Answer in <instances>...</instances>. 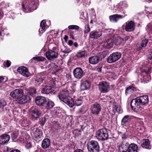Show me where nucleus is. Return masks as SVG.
<instances>
[{"label":"nucleus","instance_id":"f257e3e1","mask_svg":"<svg viewBox=\"0 0 152 152\" xmlns=\"http://www.w3.org/2000/svg\"><path fill=\"white\" fill-rule=\"evenodd\" d=\"M148 96L143 95L132 99L131 102V107L134 111H137L143 105L148 104Z\"/></svg>","mask_w":152,"mask_h":152},{"label":"nucleus","instance_id":"f03ea898","mask_svg":"<svg viewBox=\"0 0 152 152\" xmlns=\"http://www.w3.org/2000/svg\"><path fill=\"white\" fill-rule=\"evenodd\" d=\"M58 97L60 100L67 104L70 107L74 106V100L72 98L69 96V91L67 88L62 89L59 93Z\"/></svg>","mask_w":152,"mask_h":152},{"label":"nucleus","instance_id":"7ed1b4c3","mask_svg":"<svg viewBox=\"0 0 152 152\" xmlns=\"http://www.w3.org/2000/svg\"><path fill=\"white\" fill-rule=\"evenodd\" d=\"M10 95L15 98L19 104H21L26 103L27 97H28V96L23 95V90L20 88L13 91L11 92Z\"/></svg>","mask_w":152,"mask_h":152},{"label":"nucleus","instance_id":"20e7f679","mask_svg":"<svg viewBox=\"0 0 152 152\" xmlns=\"http://www.w3.org/2000/svg\"><path fill=\"white\" fill-rule=\"evenodd\" d=\"M87 148L89 152H99V146L97 142L92 140L87 144Z\"/></svg>","mask_w":152,"mask_h":152},{"label":"nucleus","instance_id":"39448f33","mask_svg":"<svg viewBox=\"0 0 152 152\" xmlns=\"http://www.w3.org/2000/svg\"><path fill=\"white\" fill-rule=\"evenodd\" d=\"M108 134L106 128L99 129L96 133V137L99 140H104L108 139Z\"/></svg>","mask_w":152,"mask_h":152},{"label":"nucleus","instance_id":"423d86ee","mask_svg":"<svg viewBox=\"0 0 152 152\" xmlns=\"http://www.w3.org/2000/svg\"><path fill=\"white\" fill-rule=\"evenodd\" d=\"M45 55L47 58L50 61H53L57 59L58 57V52L54 50L53 48L52 50L49 49L45 53Z\"/></svg>","mask_w":152,"mask_h":152},{"label":"nucleus","instance_id":"0eeeda50","mask_svg":"<svg viewBox=\"0 0 152 152\" xmlns=\"http://www.w3.org/2000/svg\"><path fill=\"white\" fill-rule=\"evenodd\" d=\"M121 56V54L119 53H114L111 54L108 57L107 61L109 63H112L118 61Z\"/></svg>","mask_w":152,"mask_h":152},{"label":"nucleus","instance_id":"6e6552de","mask_svg":"<svg viewBox=\"0 0 152 152\" xmlns=\"http://www.w3.org/2000/svg\"><path fill=\"white\" fill-rule=\"evenodd\" d=\"M143 69L142 71V75L144 77V75H146V76L147 78V81H149L151 79V77L150 74L151 73V66L147 64V65L143 67Z\"/></svg>","mask_w":152,"mask_h":152},{"label":"nucleus","instance_id":"1a4fd4ad","mask_svg":"<svg viewBox=\"0 0 152 152\" xmlns=\"http://www.w3.org/2000/svg\"><path fill=\"white\" fill-rule=\"evenodd\" d=\"M99 90L102 93H105L108 92L110 88L109 84L106 81H103L99 85Z\"/></svg>","mask_w":152,"mask_h":152},{"label":"nucleus","instance_id":"9d476101","mask_svg":"<svg viewBox=\"0 0 152 152\" xmlns=\"http://www.w3.org/2000/svg\"><path fill=\"white\" fill-rule=\"evenodd\" d=\"M74 75L75 78L80 79L84 75L82 69L80 67L75 68L73 71Z\"/></svg>","mask_w":152,"mask_h":152},{"label":"nucleus","instance_id":"9b49d317","mask_svg":"<svg viewBox=\"0 0 152 152\" xmlns=\"http://www.w3.org/2000/svg\"><path fill=\"white\" fill-rule=\"evenodd\" d=\"M17 71L21 75L24 77H28L30 76V73L28 69L25 67H19L18 68Z\"/></svg>","mask_w":152,"mask_h":152},{"label":"nucleus","instance_id":"f8f14e48","mask_svg":"<svg viewBox=\"0 0 152 152\" xmlns=\"http://www.w3.org/2000/svg\"><path fill=\"white\" fill-rule=\"evenodd\" d=\"M102 32L99 30H94L91 31L90 33L89 37L91 39H97L100 37L102 35Z\"/></svg>","mask_w":152,"mask_h":152},{"label":"nucleus","instance_id":"ddd939ff","mask_svg":"<svg viewBox=\"0 0 152 152\" xmlns=\"http://www.w3.org/2000/svg\"><path fill=\"white\" fill-rule=\"evenodd\" d=\"M35 102L37 105L42 106L47 102V101L45 97L42 96H39L35 98Z\"/></svg>","mask_w":152,"mask_h":152},{"label":"nucleus","instance_id":"4468645a","mask_svg":"<svg viewBox=\"0 0 152 152\" xmlns=\"http://www.w3.org/2000/svg\"><path fill=\"white\" fill-rule=\"evenodd\" d=\"M10 136L6 134H3L0 136V144L4 145L7 144L9 141Z\"/></svg>","mask_w":152,"mask_h":152},{"label":"nucleus","instance_id":"2eb2a0df","mask_svg":"<svg viewBox=\"0 0 152 152\" xmlns=\"http://www.w3.org/2000/svg\"><path fill=\"white\" fill-rule=\"evenodd\" d=\"M90 83L89 81L85 80H82L81 81L80 88L82 90H85L89 88Z\"/></svg>","mask_w":152,"mask_h":152},{"label":"nucleus","instance_id":"dca6fc26","mask_svg":"<svg viewBox=\"0 0 152 152\" xmlns=\"http://www.w3.org/2000/svg\"><path fill=\"white\" fill-rule=\"evenodd\" d=\"M100 58L97 56H93L89 58V62L91 64L95 65L100 61Z\"/></svg>","mask_w":152,"mask_h":152},{"label":"nucleus","instance_id":"f3484780","mask_svg":"<svg viewBox=\"0 0 152 152\" xmlns=\"http://www.w3.org/2000/svg\"><path fill=\"white\" fill-rule=\"evenodd\" d=\"M101 110L100 105L97 103H95L91 108V112L93 114H98Z\"/></svg>","mask_w":152,"mask_h":152},{"label":"nucleus","instance_id":"a211bd4d","mask_svg":"<svg viewBox=\"0 0 152 152\" xmlns=\"http://www.w3.org/2000/svg\"><path fill=\"white\" fill-rule=\"evenodd\" d=\"M134 28V23L132 21H131L126 24L125 28L126 31L130 32L133 31Z\"/></svg>","mask_w":152,"mask_h":152},{"label":"nucleus","instance_id":"6ab92c4d","mask_svg":"<svg viewBox=\"0 0 152 152\" xmlns=\"http://www.w3.org/2000/svg\"><path fill=\"white\" fill-rule=\"evenodd\" d=\"M129 145L127 143L123 142L119 146L118 150L120 152H127V149Z\"/></svg>","mask_w":152,"mask_h":152},{"label":"nucleus","instance_id":"aec40b11","mask_svg":"<svg viewBox=\"0 0 152 152\" xmlns=\"http://www.w3.org/2000/svg\"><path fill=\"white\" fill-rule=\"evenodd\" d=\"M138 147L134 143H132L129 145L127 152H137Z\"/></svg>","mask_w":152,"mask_h":152},{"label":"nucleus","instance_id":"412c9836","mask_svg":"<svg viewBox=\"0 0 152 152\" xmlns=\"http://www.w3.org/2000/svg\"><path fill=\"white\" fill-rule=\"evenodd\" d=\"M123 18V17L121 15L116 14L110 16L109 19L111 22H116L119 19L122 18Z\"/></svg>","mask_w":152,"mask_h":152},{"label":"nucleus","instance_id":"4be33fe9","mask_svg":"<svg viewBox=\"0 0 152 152\" xmlns=\"http://www.w3.org/2000/svg\"><path fill=\"white\" fill-rule=\"evenodd\" d=\"M52 87L51 86L46 85L42 89V92L43 94H49L52 91Z\"/></svg>","mask_w":152,"mask_h":152},{"label":"nucleus","instance_id":"5701e85b","mask_svg":"<svg viewBox=\"0 0 152 152\" xmlns=\"http://www.w3.org/2000/svg\"><path fill=\"white\" fill-rule=\"evenodd\" d=\"M50 140L48 138L45 139L42 141V146L44 149L49 148L50 145Z\"/></svg>","mask_w":152,"mask_h":152},{"label":"nucleus","instance_id":"b1692460","mask_svg":"<svg viewBox=\"0 0 152 152\" xmlns=\"http://www.w3.org/2000/svg\"><path fill=\"white\" fill-rule=\"evenodd\" d=\"M141 146L145 148L150 149L151 148V146L150 145L149 140L148 139H144L142 143L141 144Z\"/></svg>","mask_w":152,"mask_h":152},{"label":"nucleus","instance_id":"393cba45","mask_svg":"<svg viewBox=\"0 0 152 152\" xmlns=\"http://www.w3.org/2000/svg\"><path fill=\"white\" fill-rule=\"evenodd\" d=\"M114 44L117 45H119L124 43V39L120 37H118L113 39Z\"/></svg>","mask_w":152,"mask_h":152},{"label":"nucleus","instance_id":"a878e982","mask_svg":"<svg viewBox=\"0 0 152 152\" xmlns=\"http://www.w3.org/2000/svg\"><path fill=\"white\" fill-rule=\"evenodd\" d=\"M114 44L113 39H108L105 42L104 45L106 48H110L113 47Z\"/></svg>","mask_w":152,"mask_h":152},{"label":"nucleus","instance_id":"bb28decb","mask_svg":"<svg viewBox=\"0 0 152 152\" xmlns=\"http://www.w3.org/2000/svg\"><path fill=\"white\" fill-rule=\"evenodd\" d=\"M34 134L35 138L39 139L42 136V132L41 130L39 129H36L34 132Z\"/></svg>","mask_w":152,"mask_h":152},{"label":"nucleus","instance_id":"cd10ccee","mask_svg":"<svg viewBox=\"0 0 152 152\" xmlns=\"http://www.w3.org/2000/svg\"><path fill=\"white\" fill-rule=\"evenodd\" d=\"M44 79L43 77H42L40 75H38L35 79V83L36 85H39L42 82Z\"/></svg>","mask_w":152,"mask_h":152},{"label":"nucleus","instance_id":"c85d7f7f","mask_svg":"<svg viewBox=\"0 0 152 152\" xmlns=\"http://www.w3.org/2000/svg\"><path fill=\"white\" fill-rule=\"evenodd\" d=\"M40 28L39 31L40 32L43 33L45 30V27L46 26V21L44 20H42L40 24Z\"/></svg>","mask_w":152,"mask_h":152},{"label":"nucleus","instance_id":"c756f323","mask_svg":"<svg viewBox=\"0 0 152 152\" xmlns=\"http://www.w3.org/2000/svg\"><path fill=\"white\" fill-rule=\"evenodd\" d=\"M148 42V41L147 39L143 40L141 42L140 46H138V45H137V50H140L143 47H145Z\"/></svg>","mask_w":152,"mask_h":152},{"label":"nucleus","instance_id":"7c9ffc66","mask_svg":"<svg viewBox=\"0 0 152 152\" xmlns=\"http://www.w3.org/2000/svg\"><path fill=\"white\" fill-rule=\"evenodd\" d=\"M54 105V103L50 100H48L46 102V107L47 109L52 108Z\"/></svg>","mask_w":152,"mask_h":152},{"label":"nucleus","instance_id":"2f4dec72","mask_svg":"<svg viewBox=\"0 0 152 152\" xmlns=\"http://www.w3.org/2000/svg\"><path fill=\"white\" fill-rule=\"evenodd\" d=\"M135 88L131 86H130L126 88L125 90V94L126 95L134 91Z\"/></svg>","mask_w":152,"mask_h":152},{"label":"nucleus","instance_id":"473e14b6","mask_svg":"<svg viewBox=\"0 0 152 152\" xmlns=\"http://www.w3.org/2000/svg\"><path fill=\"white\" fill-rule=\"evenodd\" d=\"M86 53L85 51H81L78 52L76 55L77 57L78 58L84 57Z\"/></svg>","mask_w":152,"mask_h":152},{"label":"nucleus","instance_id":"72a5a7b5","mask_svg":"<svg viewBox=\"0 0 152 152\" xmlns=\"http://www.w3.org/2000/svg\"><path fill=\"white\" fill-rule=\"evenodd\" d=\"M28 93L31 96H33L36 93V90L32 88H30L28 90Z\"/></svg>","mask_w":152,"mask_h":152},{"label":"nucleus","instance_id":"f704fd0d","mask_svg":"<svg viewBox=\"0 0 152 152\" xmlns=\"http://www.w3.org/2000/svg\"><path fill=\"white\" fill-rule=\"evenodd\" d=\"M34 60H36L38 61H44L45 60H46L45 58L42 56H37L34 57L33 58Z\"/></svg>","mask_w":152,"mask_h":152},{"label":"nucleus","instance_id":"c9c22d12","mask_svg":"<svg viewBox=\"0 0 152 152\" xmlns=\"http://www.w3.org/2000/svg\"><path fill=\"white\" fill-rule=\"evenodd\" d=\"M83 102L82 101L81 99H77L74 103V105H76L77 106H79Z\"/></svg>","mask_w":152,"mask_h":152},{"label":"nucleus","instance_id":"e433bc0d","mask_svg":"<svg viewBox=\"0 0 152 152\" xmlns=\"http://www.w3.org/2000/svg\"><path fill=\"white\" fill-rule=\"evenodd\" d=\"M90 31V28L88 24H87L85 26L84 33H88Z\"/></svg>","mask_w":152,"mask_h":152},{"label":"nucleus","instance_id":"4c0bfd02","mask_svg":"<svg viewBox=\"0 0 152 152\" xmlns=\"http://www.w3.org/2000/svg\"><path fill=\"white\" fill-rule=\"evenodd\" d=\"M68 28L69 29H76L78 30L79 27L77 25H72L69 26L68 27Z\"/></svg>","mask_w":152,"mask_h":152},{"label":"nucleus","instance_id":"58836bf2","mask_svg":"<svg viewBox=\"0 0 152 152\" xmlns=\"http://www.w3.org/2000/svg\"><path fill=\"white\" fill-rule=\"evenodd\" d=\"M116 112L115 113H117L119 114L122 113L123 112V111L122 108L120 107H117L115 109Z\"/></svg>","mask_w":152,"mask_h":152},{"label":"nucleus","instance_id":"ea45409f","mask_svg":"<svg viewBox=\"0 0 152 152\" xmlns=\"http://www.w3.org/2000/svg\"><path fill=\"white\" fill-rule=\"evenodd\" d=\"M31 112L32 113H34L35 114H39L40 113H39V111L38 109L35 108H33L31 109Z\"/></svg>","mask_w":152,"mask_h":152},{"label":"nucleus","instance_id":"a19ab883","mask_svg":"<svg viewBox=\"0 0 152 152\" xmlns=\"http://www.w3.org/2000/svg\"><path fill=\"white\" fill-rule=\"evenodd\" d=\"M129 116L128 115H125L122 120V121L124 123L128 122L129 121Z\"/></svg>","mask_w":152,"mask_h":152},{"label":"nucleus","instance_id":"79ce46f5","mask_svg":"<svg viewBox=\"0 0 152 152\" xmlns=\"http://www.w3.org/2000/svg\"><path fill=\"white\" fill-rule=\"evenodd\" d=\"M46 119L45 118L43 117L42 118L41 120V121L40 122V124L42 126H43L45 124L46 122Z\"/></svg>","mask_w":152,"mask_h":152},{"label":"nucleus","instance_id":"37998d69","mask_svg":"<svg viewBox=\"0 0 152 152\" xmlns=\"http://www.w3.org/2000/svg\"><path fill=\"white\" fill-rule=\"evenodd\" d=\"M0 104L2 106L4 107L6 105L7 103L4 100H1L0 101Z\"/></svg>","mask_w":152,"mask_h":152},{"label":"nucleus","instance_id":"c03bdc74","mask_svg":"<svg viewBox=\"0 0 152 152\" xmlns=\"http://www.w3.org/2000/svg\"><path fill=\"white\" fill-rule=\"evenodd\" d=\"M60 110L58 109H56L54 110H52L53 112L52 113H54V114H59V113H61V112H60Z\"/></svg>","mask_w":152,"mask_h":152},{"label":"nucleus","instance_id":"a18cd8bd","mask_svg":"<svg viewBox=\"0 0 152 152\" xmlns=\"http://www.w3.org/2000/svg\"><path fill=\"white\" fill-rule=\"evenodd\" d=\"M4 63L6 64L7 67H9L11 65V62L9 60H7L6 61V63L5 61H4Z\"/></svg>","mask_w":152,"mask_h":152},{"label":"nucleus","instance_id":"49530a36","mask_svg":"<svg viewBox=\"0 0 152 152\" xmlns=\"http://www.w3.org/2000/svg\"><path fill=\"white\" fill-rule=\"evenodd\" d=\"M39 115H31V117L33 119H36L39 118Z\"/></svg>","mask_w":152,"mask_h":152},{"label":"nucleus","instance_id":"de8ad7c7","mask_svg":"<svg viewBox=\"0 0 152 152\" xmlns=\"http://www.w3.org/2000/svg\"><path fill=\"white\" fill-rule=\"evenodd\" d=\"M74 32L73 31H70L69 33V35L70 37L72 38V39H75V38L74 37Z\"/></svg>","mask_w":152,"mask_h":152},{"label":"nucleus","instance_id":"09e8293b","mask_svg":"<svg viewBox=\"0 0 152 152\" xmlns=\"http://www.w3.org/2000/svg\"><path fill=\"white\" fill-rule=\"evenodd\" d=\"M26 147L28 148H30L32 147L31 144L30 142L27 143L26 145Z\"/></svg>","mask_w":152,"mask_h":152},{"label":"nucleus","instance_id":"8fccbe9b","mask_svg":"<svg viewBox=\"0 0 152 152\" xmlns=\"http://www.w3.org/2000/svg\"><path fill=\"white\" fill-rule=\"evenodd\" d=\"M148 58L150 60H152V63L151 64H152V51L150 53L149 55H148Z\"/></svg>","mask_w":152,"mask_h":152},{"label":"nucleus","instance_id":"3c124183","mask_svg":"<svg viewBox=\"0 0 152 152\" xmlns=\"http://www.w3.org/2000/svg\"><path fill=\"white\" fill-rule=\"evenodd\" d=\"M74 152H83V151L82 150L80 149H77L75 150Z\"/></svg>","mask_w":152,"mask_h":152},{"label":"nucleus","instance_id":"603ef678","mask_svg":"<svg viewBox=\"0 0 152 152\" xmlns=\"http://www.w3.org/2000/svg\"><path fill=\"white\" fill-rule=\"evenodd\" d=\"M73 44V42L72 40H70L68 41V44L69 45L71 46Z\"/></svg>","mask_w":152,"mask_h":152},{"label":"nucleus","instance_id":"864d4df0","mask_svg":"<svg viewBox=\"0 0 152 152\" xmlns=\"http://www.w3.org/2000/svg\"><path fill=\"white\" fill-rule=\"evenodd\" d=\"M10 152H20V151L18 150H12Z\"/></svg>","mask_w":152,"mask_h":152},{"label":"nucleus","instance_id":"5fc2aeb1","mask_svg":"<svg viewBox=\"0 0 152 152\" xmlns=\"http://www.w3.org/2000/svg\"><path fill=\"white\" fill-rule=\"evenodd\" d=\"M69 50H65L63 51V52L65 53H68L69 52Z\"/></svg>","mask_w":152,"mask_h":152},{"label":"nucleus","instance_id":"6e6d98bb","mask_svg":"<svg viewBox=\"0 0 152 152\" xmlns=\"http://www.w3.org/2000/svg\"><path fill=\"white\" fill-rule=\"evenodd\" d=\"M4 79V78L3 77H0V83H2V82Z\"/></svg>","mask_w":152,"mask_h":152},{"label":"nucleus","instance_id":"4d7b16f0","mask_svg":"<svg viewBox=\"0 0 152 152\" xmlns=\"http://www.w3.org/2000/svg\"><path fill=\"white\" fill-rule=\"evenodd\" d=\"M68 37L67 35H65L64 39L66 41L68 39Z\"/></svg>","mask_w":152,"mask_h":152},{"label":"nucleus","instance_id":"13d9d810","mask_svg":"<svg viewBox=\"0 0 152 152\" xmlns=\"http://www.w3.org/2000/svg\"><path fill=\"white\" fill-rule=\"evenodd\" d=\"M128 39V38L127 37H126L124 38V43Z\"/></svg>","mask_w":152,"mask_h":152},{"label":"nucleus","instance_id":"bf43d9fd","mask_svg":"<svg viewBox=\"0 0 152 152\" xmlns=\"http://www.w3.org/2000/svg\"><path fill=\"white\" fill-rule=\"evenodd\" d=\"M74 45L75 47H77L78 46V44L77 43L75 42L74 43Z\"/></svg>","mask_w":152,"mask_h":152},{"label":"nucleus","instance_id":"052dcab7","mask_svg":"<svg viewBox=\"0 0 152 152\" xmlns=\"http://www.w3.org/2000/svg\"><path fill=\"white\" fill-rule=\"evenodd\" d=\"M22 8L25 10H26V8L25 7L24 4L23 3L22 4Z\"/></svg>","mask_w":152,"mask_h":152},{"label":"nucleus","instance_id":"680f3d73","mask_svg":"<svg viewBox=\"0 0 152 152\" xmlns=\"http://www.w3.org/2000/svg\"><path fill=\"white\" fill-rule=\"evenodd\" d=\"M41 150L39 149H37L35 151V152H40Z\"/></svg>","mask_w":152,"mask_h":152},{"label":"nucleus","instance_id":"e2e57ef3","mask_svg":"<svg viewBox=\"0 0 152 152\" xmlns=\"http://www.w3.org/2000/svg\"><path fill=\"white\" fill-rule=\"evenodd\" d=\"M3 85V83H0V89H2V86Z\"/></svg>","mask_w":152,"mask_h":152},{"label":"nucleus","instance_id":"0e129e2a","mask_svg":"<svg viewBox=\"0 0 152 152\" xmlns=\"http://www.w3.org/2000/svg\"><path fill=\"white\" fill-rule=\"evenodd\" d=\"M146 1H148V2L150 3V2H151V0H146Z\"/></svg>","mask_w":152,"mask_h":152},{"label":"nucleus","instance_id":"69168bd1","mask_svg":"<svg viewBox=\"0 0 152 152\" xmlns=\"http://www.w3.org/2000/svg\"><path fill=\"white\" fill-rule=\"evenodd\" d=\"M109 102L110 103H112V101H109Z\"/></svg>","mask_w":152,"mask_h":152},{"label":"nucleus","instance_id":"338daca9","mask_svg":"<svg viewBox=\"0 0 152 152\" xmlns=\"http://www.w3.org/2000/svg\"><path fill=\"white\" fill-rule=\"evenodd\" d=\"M150 62L149 60H148V63L149 64Z\"/></svg>","mask_w":152,"mask_h":152},{"label":"nucleus","instance_id":"774afa93","mask_svg":"<svg viewBox=\"0 0 152 152\" xmlns=\"http://www.w3.org/2000/svg\"><path fill=\"white\" fill-rule=\"evenodd\" d=\"M99 71H100V69H100V68H99Z\"/></svg>","mask_w":152,"mask_h":152}]
</instances>
